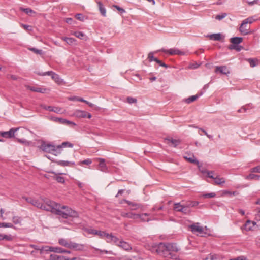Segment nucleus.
I'll list each match as a JSON object with an SVG mask.
<instances>
[{"instance_id":"6","label":"nucleus","mask_w":260,"mask_h":260,"mask_svg":"<svg viewBox=\"0 0 260 260\" xmlns=\"http://www.w3.org/2000/svg\"><path fill=\"white\" fill-rule=\"evenodd\" d=\"M159 51H161L164 52L165 53H168L170 55H185L186 53L184 51H182L176 48H172L169 50L165 49L164 48H162L159 50Z\"/></svg>"},{"instance_id":"63","label":"nucleus","mask_w":260,"mask_h":260,"mask_svg":"<svg viewBox=\"0 0 260 260\" xmlns=\"http://www.w3.org/2000/svg\"><path fill=\"white\" fill-rule=\"evenodd\" d=\"M199 67V64L197 63H192L189 65V68L191 69H197Z\"/></svg>"},{"instance_id":"14","label":"nucleus","mask_w":260,"mask_h":260,"mask_svg":"<svg viewBox=\"0 0 260 260\" xmlns=\"http://www.w3.org/2000/svg\"><path fill=\"white\" fill-rule=\"evenodd\" d=\"M123 201L131 206V210H135L142 207V205L139 203L133 202L127 200H124Z\"/></svg>"},{"instance_id":"20","label":"nucleus","mask_w":260,"mask_h":260,"mask_svg":"<svg viewBox=\"0 0 260 260\" xmlns=\"http://www.w3.org/2000/svg\"><path fill=\"white\" fill-rule=\"evenodd\" d=\"M118 246L127 251L132 249L131 246L128 243L121 240L119 242Z\"/></svg>"},{"instance_id":"38","label":"nucleus","mask_w":260,"mask_h":260,"mask_svg":"<svg viewBox=\"0 0 260 260\" xmlns=\"http://www.w3.org/2000/svg\"><path fill=\"white\" fill-rule=\"evenodd\" d=\"M62 40L67 42L69 45H72L75 42V39L73 38L63 37Z\"/></svg>"},{"instance_id":"33","label":"nucleus","mask_w":260,"mask_h":260,"mask_svg":"<svg viewBox=\"0 0 260 260\" xmlns=\"http://www.w3.org/2000/svg\"><path fill=\"white\" fill-rule=\"evenodd\" d=\"M13 223L16 225H21L22 219L18 216H14L12 219Z\"/></svg>"},{"instance_id":"2","label":"nucleus","mask_w":260,"mask_h":260,"mask_svg":"<svg viewBox=\"0 0 260 260\" xmlns=\"http://www.w3.org/2000/svg\"><path fill=\"white\" fill-rule=\"evenodd\" d=\"M49 203L51 205H49L48 210L64 219H67L69 217L77 218L79 216L77 212L67 206H61L54 201H49Z\"/></svg>"},{"instance_id":"10","label":"nucleus","mask_w":260,"mask_h":260,"mask_svg":"<svg viewBox=\"0 0 260 260\" xmlns=\"http://www.w3.org/2000/svg\"><path fill=\"white\" fill-rule=\"evenodd\" d=\"M41 149L45 152L51 153L52 151H55V146L50 144L43 143L41 146Z\"/></svg>"},{"instance_id":"59","label":"nucleus","mask_w":260,"mask_h":260,"mask_svg":"<svg viewBox=\"0 0 260 260\" xmlns=\"http://www.w3.org/2000/svg\"><path fill=\"white\" fill-rule=\"evenodd\" d=\"M92 163V161L90 159H86L80 162L81 164L90 165Z\"/></svg>"},{"instance_id":"4","label":"nucleus","mask_w":260,"mask_h":260,"mask_svg":"<svg viewBox=\"0 0 260 260\" xmlns=\"http://www.w3.org/2000/svg\"><path fill=\"white\" fill-rule=\"evenodd\" d=\"M36 73L40 76H44L46 75L51 76V78L57 84H60L62 82L59 76L53 71H47L45 72H36Z\"/></svg>"},{"instance_id":"16","label":"nucleus","mask_w":260,"mask_h":260,"mask_svg":"<svg viewBox=\"0 0 260 260\" xmlns=\"http://www.w3.org/2000/svg\"><path fill=\"white\" fill-rule=\"evenodd\" d=\"M99 10L101 15L103 17H106V9L102 3L100 1H96Z\"/></svg>"},{"instance_id":"3","label":"nucleus","mask_w":260,"mask_h":260,"mask_svg":"<svg viewBox=\"0 0 260 260\" xmlns=\"http://www.w3.org/2000/svg\"><path fill=\"white\" fill-rule=\"evenodd\" d=\"M243 41V38L242 37H233L230 39V42L231 44L228 46L229 50H235L237 51H241L243 47L239 45Z\"/></svg>"},{"instance_id":"23","label":"nucleus","mask_w":260,"mask_h":260,"mask_svg":"<svg viewBox=\"0 0 260 260\" xmlns=\"http://www.w3.org/2000/svg\"><path fill=\"white\" fill-rule=\"evenodd\" d=\"M208 37L210 40L214 41H220L222 38V35L220 33L211 34L208 35Z\"/></svg>"},{"instance_id":"34","label":"nucleus","mask_w":260,"mask_h":260,"mask_svg":"<svg viewBox=\"0 0 260 260\" xmlns=\"http://www.w3.org/2000/svg\"><path fill=\"white\" fill-rule=\"evenodd\" d=\"M12 236L11 235H7L0 234V240H7V241H11L12 240Z\"/></svg>"},{"instance_id":"53","label":"nucleus","mask_w":260,"mask_h":260,"mask_svg":"<svg viewBox=\"0 0 260 260\" xmlns=\"http://www.w3.org/2000/svg\"><path fill=\"white\" fill-rule=\"evenodd\" d=\"M58 182L63 183L64 182V178L61 176H56L53 177Z\"/></svg>"},{"instance_id":"24","label":"nucleus","mask_w":260,"mask_h":260,"mask_svg":"<svg viewBox=\"0 0 260 260\" xmlns=\"http://www.w3.org/2000/svg\"><path fill=\"white\" fill-rule=\"evenodd\" d=\"M47 110L49 111H52L56 113H62V109L60 107H54V106H47Z\"/></svg>"},{"instance_id":"62","label":"nucleus","mask_w":260,"mask_h":260,"mask_svg":"<svg viewBox=\"0 0 260 260\" xmlns=\"http://www.w3.org/2000/svg\"><path fill=\"white\" fill-rule=\"evenodd\" d=\"M113 7L115 8L118 11L120 12L121 13H123L125 12V11L124 9L120 7L117 5H113Z\"/></svg>"},{"instance_id":"57","label":"nucleus","mask_w":260,"mask_h":260,"mask_svg":"<svg viewBox=\"0 0 260 260\" xmlns=\"http://www.w3.org/2000/svg\"><path fill=\"white\" fill-rule=\"evenodd\" d=\"M106 233H107L104 231H98L97 235L101 238H104L106 236Z\"/></svg>"},{"instance_id":"5","label":"nucleus","mask_w":260,"mask_h":260,"mask_svg":"<svg viewBox=\"0 0 260 260\" xmlns=\"http://www.w3.org/2000/svg\"><path fill=\"white\" fill-rule=\"evenodd\" d=\"M49 201H52L50 200L49 199H46L44 201V204H43L39 200L36 199L35 201H32L33 203H32V205H33L34 206H35L38 208L43 209L48 211H50V210H48V206H49V205H51V204L49 203Z\"/></svg>"},{"instance_id":"22","label":"nucleus","mask_w":260,"mask_h":260,"mask_svg":"<svg viewBox=\"0 0 260 260\" xmlns=\"http://www.w3.org/2000/svg\"><path fill=\"white\" fill-rule=\"evenodd\" d=\"M58 243L60 245L70 248L71 244V241H68L67 240L65 239L61 238L59 239Z\"/></svg>"},{"instance_id":"47","label":"nucleus","mask_w":260,"mask_h":260,"mask_svg":"<svg viewBox=\"0 0 260 260\" xmlns=\"http://www.w3.org/2000/svg\"><path fill=\"white\" fill-rule=\"evenodd\" d=\"M120 241L119 239L116 236L113 235L112 237V238L111 239V242H114L116 245L118 246V244H119V242Z\"/></svg>"},{"instance_id":"36","label":"nucleus","mask_w":260,"mask_h":260,"mask_svg":"<svg viewBox=\"0 0 260 260\" xmlns=\"http://www.w3.org/2000/svg\"><path fill=\"white\" fill-rule=\"evenodd\" d=\"M245 24H243V22L241 23V26L240 27L239 30L240 31L242 34L243 35H247L249 33L248 30L245 28Z\"/></svg>"},{"instance_id":"61","label":"nucleus","mask_w":260,"mask_h":260,"mask_svg":"<svg viewBox=\"0 0 260 260\" xmlns=\"http://www.w3.org/2000/svg\"><path fill=\"white\" fill-rule=\"evenodd\" d=\"M93 248L96 251L99 252L100 253H105L108 254L109 253V252L106 250H101L96 248L93 247Z\"/></svg>"},{"instance_id":"21","label":"nucleus","mask_w":260,"mask_h":260,"mask_svg":"<svg viewBox=\"0 0 260 260\" xmlns=\"http://www.w3.org/2000/svg\"><path fill=\"white\" fill-rule=\"evenodd\" d=\"M203 94V92H201L198 93L196 95L191 96L188 98L186 99L185 101L187 103H190L194 101H196L198 98L201 96Z\"/></svg>"},{"instance_id":"58","label":"nucleus","mask_w":260,"mask_h":260,"mask_svg":"<svg viewBox=\"0 0 260 260\" xmlns=\"http://www.w3.org/2000/svg\"><path fill=\"white\" fill-rule=\"evenodd\" d=\"M113 235L112 234H108L107 233H106V236L105 237L106 238V241L108 243L111 242V239Z\"/></svg>"},{"instance_id":"19","label":"nucleus","mask_w":260,"mask_h":260,"mask_svg":"<svg viewBox=\"0 0 260 260\" xmlns=\"http://www.w3.org/2000/svg\"><path fill=\"white\" fill-rule=\"evenodd\" d=\"M50 260H70L69 258H66L64 256L59 255L56 254H52L50 255Z\"/></svg>"},{"instance_id":"1","label":"nucleus","mask_w":260,"mask_h":260,"mask_svg":"<svg viewBox=\"0 0 260 260\" xmlns=\"http://www.w3.org/2000/svg\"><path fill=\"white\" fill-rule=\"evenodd\" d=\"M150 250L152 253H156L166 258L175 260L179 259V256L177 253L180 250V248L176 243H159L153 245Z\"/></svg>"},{"instance_id":"11","label":"nucleus","mask_w":260,"mask_h":260,"mask_svg":"<svg viewBox=\"0 0 260 260\" xmlns=\"http://www.w3.org/2000/svg\"><path fill=\"white\" fill-rule=\"evenodd\" d=\"M17 129L11 128L9 131L0 132V136L6 138H11L14 136L15 132Z\"/></svg>"},{"instance_id":"25","label":"nucleus","mask_w":260,"mask_h":260,"mask_svg":"<svg viewBox=\"0 0 260 260\" xmlns=\"http://www.w3.org/2000/svg\"><path fill=\"white\" fill-rule=\"evenodd\" d=\"M56 163L58 165H60L61 166H64V167L75 165L74 162H71V161H65V160H58V161H56Z\"/></svg>"},{"instance_id":"52","label":"nucleus","mask_w":260,"mask_h":260,"mask_svg":"<svg viewBox=\"0 0 260 260\" xmlns=\"http://www.w3.org/2000/svg\"><path fill=\"white\" fill-rule=\"evenodd\" d=\"M0 227L13 228V225L11 223H0Z\"/></svg>"},{"instance_id":"60","label":"nucleus","mask_w":260,"mask_h":260,"mask_svg":"<svg viewBox=\"0 0 260 260\" xmlns=\"http://www.w3.org/2000/svg\"><path fill=\"white\" fill-rule=\"evenodd\" d=\"M88 233L93 235H98V231L94 229H88L87 230Z\"/></svg>"},{"instance_id":"45","label":"nucleus","mask_w":260,"mask_h":260,"mask_svg":"<svg viewBox=\"0 0 260 260\" xmlns=\"http://www.w3.org/2000/svg\"><path fill=\"white\" fill-rule=\"evenodd\" d=\"M74 35L76 37L81 39H82L85 36L84 34L81 31H76L74 32Z\"/></svg>"},{"instance_id":"13","label":"nucleus","mask_w":260,"mask_h":260,"mask_svg":"<svg viewBox=\"0 0 260 260\" xmlns=\"http://www.w3.org/2000/svg\"><path fill=\"white\" fill-rule=\"evenodd\" d=\"M84 244L71 242L70 249H72L76 251H83L84 249Z\"/></svg>"},{"instance_id":"37","label":"nucleus","mask_w":260,"mask_h":260,"mask_svg":"<svg viewBox=\"0 0 260 260\" xmlns=\"http://www.w3.org/2000/svg\"><path fill=\"white\" fill-rule=\"evenodd\" d=\"M154 52H150L149 53L148 55V59H149L150 62L154 61L156 62L158 61V59L157 58H155L153 56Z\"/></svg>"},{"instance_id":"50","label":"nucleus","mask_w":260,"mask_h":260,"mask_svg":"<svg viewBox=\"0 0 260 260\" xmlns=\"http://www.w3.org/2000/svg\"><path fill=\"white\" fill-rule=\"evenodd\" d=\"M250 171L251 173H260V166H257L250 169Z\"/></svg>"},{"instance_id":"43","label":"nucleus","mask_w":260,"mask_h":260,"mask_svg":"<svg viewBox=\"0 0 260 260\" xmlns=\"http://www.w3.org/2000/svg\"><path fill=\"white\" fill-rule=\"evenodd\" d=\"M247 61L249 63L251 67H254L256 66V59H252V58H248L247 59Z\"/></svg>"},{"instance_id":"28","label":"nucleus","mask_w":260,"mask_h":260,"mask_svg":"<svg viewBox=\"0 0 260 260\" xmlns=\"http://www.w3.org/2000/svg\"><path fill=\"white\" fill-rule=\"evenodd\" d=\"M245 178L247 180H259L260 175L254 174L252 173L249 174L248 175L246 176Z\"/></svg>"},{"instance_id":"7","label":"nucleus","mask_w":260,"mask_h":260,"mask_svg":"<svg viewBox=\"0 0 260 260\" xmlns=\"http://www.w3.org/2000/svg\"><path fill=\"white\" fill-rule=\"evenodd\" d=\"M191 232L193 233H198L201 236H204L205 233L204 232V228L199 225V223L191 224L189 226Z\"/></svg>"},{"instance_id":"44","label":"nucleus","mask_w":260,"mask_h":260,"mask_svg":"<svg viewBox=\"0 0 260 260\" xmlns=\"http://www.w3.org/2000/svg\"><path fill=\"white\" fill-rule=\"evenodd\" d=\"M61 152V148H58V146H55V151H52V152H51V154L57 156L58 154H60Z\"/></svg>"},{"instance_id":"49","label":"nucleus","mask_w":260,"mask_h":260,"mask_svg":"<svg viewBox=\"0 0 260 260\" xmlns=\"http://www.w3.org/2000/svg\"><path fill=\"white\" fill-rule=\"evenodd\" d=\"M216 196V194L214 192L205 193L203 195L204 198H212Z\"/></svg>"},{"instance_id":"40","label":"nucleus","mask_w":260,"mask_h":260,"mask_svg":"<svg viewBox=\"0 0 260 260\" xmlns=\"http://www.w3.org/2000/svg\"><path fill=\"white\" fill-rule=\"evenodd\" d=\"M255 19L253 17H249L244 19L243 22V24H247L248 23H252L254 21Z\"/></svg>"},{"instance_id":"30","label":"nucleus","mask_w":260,"mask_h":260,"mask_svg":"<svg viewBox=\"0 0 260 260\" xmlns=\"http://www.w3.org/2000/svg\"><path fill=\"white\" fill-rule=\"evenodd\" d=\"M73 144L69 142H63L61 145H58V148H62L63 147H73Z\"/></svg>"},{"instance_id":"32","label":"nucleus","mask_w":260,"mask_h":260,"mask_svg":"<svg viewBox=\"0 0 260 260\" xmlns=\"http://www.w3.org/2000/svg\"><path fill=\"white\" fill-rule=\"evenodd\" d=\"M53 252H56V253H70L71 252L70 251H68L66 250H63L61 248L59 247H54V250H53Z\"/></svg>"},{"instance_id":"56","label":"nucleus","mask_w":260,"mask_h":260,"mask_svg":"<svg viewBox=\"0 0 260 260\" xmlns=\"http://www.w3.org/2000/svg\"><path fill=\"white\" fill-rule=\"evenodd\" d=\"M227 16L226 13H222L221 15H216L215 18L217 20H221Z\"/></svg>"},{"instance_id":"41","label":"nucleus","mask_w":260,"mask_h":260,"mask_svg":"<svg viewBox=\"0 0 260 260\" xmlns=\"http://www.w3.org/2000/svg\"><path fill=\"white\" fill-rule=\"evenodd\" d=\"M184 158L190 162L194 163L197 165H199V161L197 159H194L193 157H187L186 156H184Z\"/></svg>"},{"instance_id":"17","label":"nucleus","mask_w":260,"mask_h":260,"mask_svg":"<svg viewBox=\"0 0 260 260\" xmlns=\"http://www.w3.org/2000/svg\"><path fill=\"white\" fill-rule=\"evenodd\" d=\"M121 216L123 217H127L133 219H138V217L140 216L139 214H135L133 213H122Z\"/></svg>"},{"instance_id":"42","label":"nucleus","mask_w":260,"mask_h":260,"mask_svg":"<svg viewBox=\"0 0 260 260\" xmlns=\"http://www.w3.org/2000/svg\"><path fill=\"white\" fill-rule=\"evenodd\" d=\"M202 172L203 173H207L208 177L209 178H210L214 179V177L216 176H214L213 175V171H206V170H202Z\"/></svg>"},{"instance_id":"31","label":"nucleus","mask_w":260,"mask_h":260,"mask_svg":"<svg viewBox=\"0 0 260 260\" xmlns=\"http://www.w3.org/2000/svg\"><path fill=\"white\" fill-rule=\"evenodd\" d=\"M20 10L22 11V12H24V13H25L26 14L29 15H31V13H36V12L32 9H31L30 8H22V7H20Z\"/></svg>"},{"instance_id":"55","label":"nucleus","mask_w":260,"mask_h":260,"mask_svg":"<svg viewBox=\"0 0 260 260\" xmlns=\"http://www.w3.org/2000/svg\"><path fill=\"white\" fill-rule=\"evenodd\" d=\"M127 102L129 104L135 103L137 102V99L136 98L133 97H127Z\"/></svg>"},{"instance_id":"35","label":"nucleus","mask_w":260,"mask_h":260,"mask_svg":"<svg viewBox=\"0 0 260 260\" xmlns=\"http://www.w3.org/2000/svg\"><path fill=\"white\" fill-rule=\"evenodd\" d=\"M183 204H181L180 203H177L174 204V209L177 212H181L182 210Z\"/></svg>"},{"instance_id":"9","label":"nucleus","mask_w":260,"mask_h":260,"mask_svg":"<svg viewBox=\"0 0 260 260\" xmlns=\"http://www.w3.org/2000/svg\"><path fill=\"white\" fill-rule=\"evenodd\" d=\"M73 115L78 118H85L87 117L88 118H90L91 117V115L90 113H87L85 111L80 110H76L74 112Z\"/></svg>"},{"instance_id":"15","label":"nucleus","mask_w":260,"mask_h":260,"mask_svg":"<svg viewBox=\"0 0 260 260\" xmlns=\"http://www.w3.org/2000/svg\"><path fill=\"white\" fill-rule=\"evenodd\" d=\"M99 160L100 162L98 169L102 172H106L108 171V168L105 164V159L100 158Z\"/></svg>"},{"instance_id":"39","label":"nucleus","mask_w":260,"mask_h":260,"mask_svg":"<svg viewBox=\"0 0 260 260\" xmlns=\"http://www.w3.org/2000/svg\"><path fill=\"white\" fill-rule=\"evenodd\" d=\"M140 215V217H138V218H140L141 220L142 221H147V222H149V221H150V219L149 218H147V219H145L144 218V216H149V214L148 213H144V214H139Z\"/></svg>"},{"instance_id":"54","label":"nucleus","mask_w":260,"mask_h":260,"mask_svg":"<svg viewBox=\"0 0 260 260\" xmlns=\"http://www.w3.org/2000/svg\"><path fill=\"white\" fill-rule=\"evenodd\" d=\"M75 17L76 18V19H77L78 20H79L80 21H83L84 20V16H83V15L82 14H81V13L77 14L75 15Z\"/></svg>"},{"instance_id":"18","label":"nucleus","mask_w":260,"mask_h":260,"mask_svg":"<svg viewBox=\"0 0 260 260\" xmlns=\"http://www.w3.org/2000/svg\"><path fill=\"white\" fill-rule=\"evenodd\" d=\"M27 89H29L30 90L36 92H39V93H45L46 89L45 88H40V87H36L35 86H30L29 85H27L26 86Z\"/></svg>"},{"instance_id":"29","label":"nucleus","mask_w":260,"mask_h":260,"mask_svg":"<svg viewBox=\"0 0 260 260\" xmlns=\"http://www.w3.org/2000/svg\"><path fill=\"white\" fill-rule=\"evenodd\" d=\"M199 203L198 201H189L184 204L185 205L186 207L189 209L190 207H194L197 206V205H199Z\"/></svg>"},{"instance_id":"48","label":"nucleus","mask_w":260,"mask_h":260,"mask_svg":"<svg viewBox=\"0 0 260 260\" xmlns=\"http://www.w3.org/2000/svg\"><path fill=\"white\" fill-rule=\"evenodd\" d=\"M29 49L37 54H42L43 52L42 50L38 49L35 48H30Z\"/></svg>"},{"instance_id":"27","label":"nucleus","mask_w":260,"mask_h":260,"mask_svg":"<svg viewBox=\"0 0 260 260\" xmlns=\"http://www.w3.org/2000/svg\"><path fill=\"white\" fill-rule=\"evenodd\" d=\"M54 247H50L48 246H44L40 247V251L41 253H42L44 251L48 252V251H53Z\"/></svg>"},{"instance_id":"8","label":"nucleus","mask_w":260,"mask_h":260,"mask_svg":"<svg viewBox=\"0 0 260 260\" xmlns=\"http://www.w3.org/2000/svg\"><path fill=\"white\" fill-rule=\"evenodd\" d=\"M165 142L170 146L176 147L181 143L180 139H174L172 137H167L165 139Z\"/></svg>"},{"instance_id":"51","label":"nucleus","mask_w":260,"mask_h":260,"mask_svg":"<svg viewBox=\"0 0 260 260\" xmlns=\"http://www.w3.org/2000/svg\"><path fill=\"white\" fill-rule=\"evenodd\" d=\"M180 212H182L185 214H188L190 212V211L188 208L186 207L184 204H183L182 210Z\"/></svg>"},{"instance_id":"26","label":"nucleus","mask_w":260,"mask_h":260,"mask_svg":"<svg viewBox=\"0 0 260 260\" xmlns=\"http://www.w3.org/2000/svg\"><path fill=\"white\" fill-rule=\"evenodd\" d=\"M215 181V183L217 185H221L225 182L224 178H220L218 175H216L213 179Z\"/></svg>"},{"instance_id":"64","label":"nucleus","mask_w":260,"mask_h":260,"mask_svg":"<svg viewBox=\"0 0 260 260\" xmlns=\"http://www.w3.org/2000/svg\"><path fill=\"white\" fill-rule=\"evenodd\" d=\"M208 258V259L210 258V260H217V256L215 254H210L209 255V257Z\"/></svg>"},{"instance_id":"46","label":"nucleus","mask_w":260,"mask_h":260,"mask_svg":"<svg viewBox=\"0 0 260 260\" xmlns=\"http://www.w3.org/2000/svg\"><path fill=\"white\" fill-rule=\"evenodd\" d=\"M52 119L53 120V121H54L55 122H58L60 124H64V122H65L66 119L55 117V118H53Z\"/></svg>"},{"instance_id":"12","label":"nucleus","mask_w":260,"mask_h":260,"mask_svg":"<svg viewBox=\"0 0 260 260\" xmlns=\"http://www.w3.org/2000/svg\"><path fill=\"white\" fill-rule=\"evenodd\" d=\"M215 72L216 73L219 72L220 74L224 75H228L230 73L229 70L225 66H216Z\"/></svg>"}]
</instances>
